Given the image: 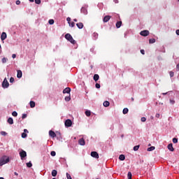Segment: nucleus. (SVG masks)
I'll return each mask as SVG.
<instances>
[{
	"mask_svg": "<svg viewBox=\"0 0 179 179\" xmlns=\"http://www.w3.org/2000/svg\"><path fill=\"white\" fill-rule=\"evenodd\" d=\"M65 38L66 40L71 43V44H76V41L73 39V37H72V35H71V34H66L65 35Z\"/></svg>",
	"mask_w": 179,
	"mask_h": 179,
	"instance_id": "1",
	"label": "nucleus"
},
{
	"mask_svg": "<svg viewBox=\"0 0 179 179\" xmlns=\"http://www.w3.org/2000/svg\"><path fill=\"white\" fill-rule=\"evenodd\" d=\"M6 163H9V157H8L6 156H3L0 159V167L1 166H3V164H6Z\"/></svg>",
	"mask_w": 179,
	"mask_h": 179,
	"instance_id": "2",
	"label": "nucleus"
},
{
	"mask_svg": "<svg viewBox=\"0 0 179 179\" xmlns=\"http://www.w3.org/2000/svg\"><path fill=\"white\" fill-rule=\"evenodd\" d=\"M2 87L4 89H6V88L9 87V83L8 82V80L6 78H4V80L2 83Z\"/></svg>",
	"mask_w": 179,
	"mask_h": 179,
	"instance_id": "3",
	"label": "nucleus"
},
{
	"mask_svg": "<svg viewBox=\"0 0 179 179\" xmlns=\"http://www.w3.org/2000/svg\"><path fill=\"white\" fill-rule=\"evenodd\" d=\"M65 127H67L69 128V127H72V120L68 119L65 121Z\"/></svg>",
	"mask_w": 179,
	"mask_h": 179,
	"instance_id": "4",
	"label": "nucleus"
},
{
	"mask_svg": "<svg viewBox=\"0 0 179 179\" xmlns=\"http://www.w3.org/2000/svg\"><path fill=\"white\" fill-rule=\"evenodd\" d=\"M20 156L21 157V160H23V159H24V157L27 156V153L26 152V151L22 150V152H20Z\"/></svg>",
	"mask_w": 179,
	"mask_h": 179,
	"instance_id": "5",
	"label": "nucleus"
},
{
	"mask_svg": "<svg viewBox=\"0 0 179 179\" xmlns=\"http://www.w3.org/2000/svg\"><path fill=\"white\" fill-rule=\"evenodd\" d=\"M141 36H143V37H146L147 36H149V31L148 30H144L141 31L140 32Z\"/></svg>",
	"mask_w": 179,
	"mask_h": 179,
	"instance_id": "6",
	"label": "nucleus"
},
{
	"mask_svg": "<svg viewBox=\"0 0 179 179\" xmlns=\"http://www.w3.org/2000/svg\"><path fill=\"white\" fill-rule=\"evenodd\" d=\"M110 19H111V15H106L103 19V23H107V22H108Z\"/></svg>",
	"mask_w": 179,
	"mask_h": 179,
	"instance_id": "7",
	"label": "nucleus"
},
{
	"mask_svg": "<svg viewBox=\"0 0 179 179\" xmlns=\"http://www.w3.org/2000/svg\"><path fill=\"white\" fill-rule=\"evenodd\" d=\"M92 157H94L95 159H99V153L96 151H93L91 152Z\"/></svg>",
	"mask_w": 179,
	"mask_h": 179,
	"instance_id": "8",
	"label": "nucleus"
},
{
	"mask_svg": "<svg viewBox=\"0 0 179 179\" xmlns=\"http://www.w3.org/2000/svg\"><path fill=\"white\" fill-rule=\"evenodd\" d=\"M78 143L81 145V146H85V145H86V142L85 141V139L83 138H80L79 141H78Z\"/></svg>",
	"mask_w": 179,
	"mask_h": 179,
	"instance_id": "9",
	"label": "nucleus"
},
{
	"mask_svg": "<svg viewBox=\"0 0 179 179\" xmlns=\"http://www.w3.org/2000/svg\"><path fill=\"white\" fill-rule=\"evenodd\" d=\"M49 136H51V138H55L57 136V134H55V132H54V131L50 130L49 131Z\"/></svg>",
	"mask_w": 179,
	"mask_h": 179,
	"instance_id": "10",
	"label": "nucleus"
},
{
	"mask_svg": "<svg viewBox=\"0 0 179 179\" xmlns=\"http://www.w3.org/2000/svg\"><path fill=\"white\" fill-rule=\"evenodd\" d=\"M6 34L5 32H3L1 36V41H3V40H6Z\"/></svg>",
	"mask_w": 179,
	"mask_h": 179,
	"instance_id": "11",
	"label": "nucleus"
},
{
	"mask_svg": "<svg viewBox=\"0 0 179 179\" xmlns=\"http://www.w3.org/2000/svg\"><path fill=\"white\" fill-rule=\"evenodd\" d=\"M17 78H18V79H20V78H22V73L20 70H17Z\"/></svg>",
	"mask_w": 179,
	"mask_h": 179,
	"instance_id": "12",
	"label": "nucleus"
},
{
	"mask_svg": "<svg viewBox=\"0 0 179 179\" xmlns=\"http://www.w3.org/2000/svg\"><path fill=\"white\" fill-rule=\"evenodd\" d=\"M168 149L171 152H174V148H173V144L172 143H170V144L168 145Z\"/></svg>",
	"mask_w": 179,
	"mask_h": 179,
	"instance_id": "13",
	"label": "nucleus"
},
{
	"mask_svg": "<svg viewBox=\"0 0 179 179\" xmlns=\"http://www.w3.org/2000/svg\"><path fill=\"white\" fill-rule=\"evenodd\" d=\"M63 93H64V94H65V93H68V94L71 93V88H69V87L65 88L63 90Z\"/></svg>",
	"mask_w": 179,
	"mask_h": 179,
	"instance_id": "14",
	"label": "nucleus"
},
{
	"mask_svg": "<svg viewBox=\"0 0 179 179\" xmlns=\"http://www.w3.org/2000/svg\"><path fill=\"white\" fill-rule=\"evenodd\" d=\"M29 106H30L31 108H34L36 107V102L31 101L29 102Z\"/></svg>",
	"mask_w": 179,
	"mask_h": 179,
	"instance_id": "15",
	"label": "nucleus"
},
{
	"mask_svg": "<svg viewBox=\"0 0 179 179\" xmlns=\"http://www.w3.org/2000/svg\"><path fill=\"white\" fill-rule=\"evenodd\" d=\"M57 174H58V171H57V170L54 169L52 171V177H57Z\"/></svg>",
	"mask_w": 179,
	"mask_h": 179,
	"instance_id": "16",
	"label": "nucleus"
},
{
	"mask_svg": "<svg viewBox=\"0 0 179 179\" xmlns=\"http://www.w3.org/2000/svg\"><path fill=\"white\" fill-rule=\"evenodd\" d=\"M121 24H122V22L118 21L116 22V27L117 29H120L121 27Z\"/></svg>",
	"mask_w": 179,
	"mask_h": 179,
	"instance_id": "17",
	"label": "nucleus"
},
{
	"mask_svg": "<svg viewBox=\"0 0 179 179\" xmlns=\"http://www.w3.org/2000/svg\"><path fill=\"white\" fill-rule=\"evenodd\" d=\"M7 122H8V124H10V125H13V119L12 117H9L7 120Z\"/></svg>",
	"mask_w": 179,
	"mask_h": 179,
	"instance_id": "18",
	"label": "nucleus"
},
{
	"mask_svg": "<svg viewBox=\"0 0 179 179\" xmlns=\"http://www.w3.org/2000/svg\"><path fill=\"white\" fill-rule=\"evenodd\" d=\"M76 26H77V27H78V29H82L84 25H83V23L78 22V23L76 24Z\"/></svg>",
	"mask_w": 179,
	"mask_h": 179,
	"instance_id": "19",
	"label": "nucleus"
},
{
	"mask_svg": "<svg viewBox=\"0 0 179 179\" xmlns=\"http://www.w3.org/2000/svg\"><path fill=\"white\" fill-rule=\"evenodd\" d=\"M99 78H100V76H99V74H94V80L95 82H97V80H99Z\"/></svg>",
	"mask_w": 179,
	"mask_h": 179,
	"instance_id": "20",
	"label": "nucleus"
},
{
	"mask_svg": "<svg viewBox=\"0 0 179 179\" xmlns=\"http://www.w3.org/2000/svg\"><path fill=\"white\" fill-rule=\"evenodd\" d=\"M103 104V107H108L110 106V102L108 101H105Z\"/></svg>",
	"mask_w": 179,
	"mask_h": 179,
	"instance_id": "21",
	"label": "nucleus"
},
{
	"mask_svg": "<svg viewBox=\"0 0 179 179\" xmlns=\"http://www.w3.org/2000/svg\"><path fill=\"white\" fill-rule=\"evenodd\" d=\"M81 12H82V13H84V15L87 14V10H86V8H81Z\"/></svg>",
	"mask_w": 179,
	"mask_h": 179,
	"instance_id": "22",
	"label": "nucleus"
},
{
	"mask_svg": "<svg viewBox=\"0 0 179 179\" xmlns=\"http://www.w3.org/2000/svg\"><path fill=\"white\" fill-rule=\"evenodd\" d=\"M150 44H154V43H156V39L155 38H150L149 40Z\"/></svg>",
	"mask_w": 179,
	"mask_h": 179,
	"instance_id": "23",
	"label": "nucleus"
},
{
	"mask_svg": "<svg viewBox=\"0 0 179 179\" xmlns=\"http://www.w3.org/2000/svg\"><path fill=\"white\" fill-rule=\"evenodd\" d=\"M85 115L87 117H90V115H92V112H90V110L85 111Z\"/></svg>",
	"mask_w": 179,
	"mask_h": 179,
	"instance_id": "24",
	"label": "nucleus"
},
{
	"mask_svg": "<svg viewBox=\"0 0 179 179\" xmlns=\"http://www.w3.org/2000/svg\"><path fill=\"white\" fill-rule=\"evenodd\" d=\"M119 159L122 161H124L125 160V155H120V157H119Z\"/></svg>",
	"mask_w": 179,
	"mask_h": 179,
	"instance_id": "25",
	"label": "nucleus"
},
{
	"mask_svg": "<svg viewBox=\"0 0 179 179\" xmlns=\"http://www.w3.org/2000/svg\"><path fill=\"white\" fill-rule=\"evenodd\" d=\"M127 178H128V179H132V173L128 172Z\"/></svg>",
	"mask_w": 179,
	"mask_h": 179,
	"instance_id": "26",
	"label": "nucleus"
},
{
	"mask_svg": "<svg viewBox=\"0 0 179 179\" xmlns=\"http://www.w3.org/2000/svg\"><path fill=\"white\" fill-rule=\"evenodd\" d=\"M0 134L2 136H6L8 135V133H6V131H1L0 132Z\"/></svg>",
	"mask_w": 179,
	"mask_h": 179,
	"instance_id": "27",
	"label": "nucleus"
},
{
	"mask_svg": "<svg viewBox=\"0 0 179 179\" xmlns=\"http://www.w3.org/2000/svg\"><path fill=\"white\" fill-rule=\"evenodd\" d=\"M128 111H129L128 108H124L123 109V114H128Z\"/></svg>",
	"mask_w": 179,
	"mask_h": 179,
	"instance_id": "28",
	"label": "nucleus"
},
{
	"mask_svg": "<svg viewBox=\"0 0 179 179\" xmlns=\"http://www.w3.org/2000/svg\"><path fill=\"white\" fill-rule=\"evenodd\" d=\"M155 147L154 146H152V147H150L148 148V152H152V150H155Z\"/></svg>",
	"mask_w": 179,
	"mask_h": 179,
	"instance_id": "29",
	"label": "nucleus"
},
{
	"mask_svg": "<svg viewBox=\"0 0 179 179\" xmlns=\"http://www.w3.org/2000/svg\"><path fill=\"white\" fill-rule=\"evenodd\" d=\"M66 101H71V95H69V96H66L65 99Z\"/></svg>",
	"mask_w": 179,
	"mask_h": 179,
	"instance_id": "30",
	"label": "nucleus"
},
{
	"mask_svg": "<svg viewBox=\"0 0 179 179\" xmlns=\"http://www.w3.org/2000/svg\"><path fill=\"white\" fill-rule=\"evenodd\" d=\"M134 152H136V150H139V145H136L134 147Z\"/></svg>",
	"mask_w": 179,
	"mask_h": 179,
	"instance_id": "31",
	"label": "nucleus"
},
{
	"mask_svg": "<svg viewBox=\"0 0 179 179\" xmlns=\"http://www.w3.org/2000/svg\"><path fill=\"white\" fill-rule=\"evenodd\" d=\"M32 166H33V164H31V162H29L27 163V167L30 168V167H31Z\"/></svg>",
	"mask_w": 179,
	"mask_h": 179,
	"instance_id": "32",
	"label": "nucleus"
},
{
	"mask_svg": "<svg viewBox=\"0 0 179 179\" xmlns=\"http://www.w3.org/2000/svg\"><path fill=\"white\" fill-rule=\"evenodd\" d=\"M12 115H13V117H17V112L13 111V112L12 113Z\"/></svg>",
	"mask_w": 179,
	"mask_h": 179,
	"instance_id": "33",
	"label": "nucleus"
},
{
	"mask_svg": "<svg viewBox=\"0 0 179 179\" xmlns=\"http://www.w3.org/2000/svg\"><path fill=\"white\" fill-rule=\"evenodd\" d=\"M66 176L67 179H72V177L71 176V175L69 173H66Z\"/></svg>",
	"mask_w": 179,
	"mask_h": 179,
	"instance_id": "34",
	"label": "nucleus"
},
{
	"mask_svg": "<svg viewBox=\"0 0 179 179\" xmlns=\"http://www.w3.org/2000/svg\"><path fill=\"white\" fill-rule=\"evenodd\" d=\"M6 61H8V59L3 57L2 59H1V62L3 64H6Z\"/></svg>",
	"mask_w": 179,
	"mask_h": 179,
	"instance_id": "35",
	"label": "nucleus"
},
{
	"mask_svg": "<svg viewBox=\"0 0 179 179\" xmlns=\"http://www.w3.org/2000/svg\"><path fill=\"white\" fill-rule=\"evenodd\" d=\"M35 3L40 5V3H41V0H35Z\"/></svg>",
	"mask_w": 179,
	"mask_h": 179,
	"instance_id": "36",
	"label": "nucleus"
},
{
	"mask_svg": "<svg viewBox=\"0 0 179 179\" xmlns=\"http://www.w3.org/2000/svg\"><path fill=\"white\" fill-rule=\"evenodd\" d=\"M22 138H27V134H26V133H22Z\"/></svg>",
	"mask_w": 179,
	"mask_h": 179,
	"instance_id": "37",
	"label": "nucleus"
},
{
	"mask_svg": "<svg viewBox=\"0 0 179 179\" xmlns=\"http://www.w3.org/2000/svg\"><path fill=\"white\" fill-rule=\"evenodd\" d=\"M173 143H177L178 142V139L176 138H173Z\"/></svg>",
	"mask_w": 179,
	"mask_h": 179,
	"instance_id": "38",
	"label": "nucleus"
},
{
	"mask_svg": "<svg viewBox=\"0 0 179 179\" xmlns=\"http://www.w3.org/2000/svg\"><path fill=\"white\" fill-rule=\"evenodd\" d=\"M69 26L71 27H75V23L73 22H70Z\"/></svg>",
	"mask_w": 179,
	"mask_h": 179,
	"instance_id": "39",
	"label": "nucleus"
},
{
	"mask_svg": "<svg viewBox=\"0 0 179 179\" xmlns=\"http://www.w3.org/2000/svg\"><path fill=\"white\" fill-rule=\"evenodd\" d=\"M13 82H15V78H13V77H11L10 78V83H13Z\"/></svg>",
	"mask_w": 179,
	"mask_h": 179,
	"instance_id": "40",
	"label": "nucleus"
},
{
	"mask_svg": "<svg viewBox=\"0 0 179 179\" xmlns=\"http://www.w3.org/2000/svg\"><path fill=\"white\" fill-rule=\"evenodd\" d=\"M169 75H170L171 78H173V76H174V72L170 71Z\"/></svg>",
	"mask_w": 179,
	"mask_h": 179,
	"instance_id": "41",
	"label": "nucleus"
},
{
	"mask_svg": "<svg viewBox=\"0 0 179 179\" xmlns=\"http://www.w3.org/2000/svg\"><path fill=\"white\" fill-rule=\"evenodd\" d=\"M141 122H146V117H141Z\"/></svg>",
	"mask_w": 179,
	"mask_h": 179,
	"instance_id": "42",
	"label": "nucleus"
},
{
	"mask_svg": "<svg viewBox=\"0 0 179 179\" xmlns=\"http://www.w3.org/2000/svg\"><path fill=\"white\" fill-rule=\"evenodd\" d=\"M50 155H51V156H55V155H57V153L55 152V151H52L51 152H50Z\"/></svg>",
	"mask_w": 179,
	"mask_h": 179,
	"instance_id": "43",
	"label": "nucleus"
},
{
	"mask_svg": "<svg viewBox=\"0 0 179 179\" xmlns=\"http://www.w3.org/2000/svg\"><path fill=\"white\" fill-rule=\"evenodd\" d=\"M66 20H67L69 24H71V17H68L66 18Z\"/></svg>",
	"mask_w": 179,
	"mask_h": 179,
	"instance_id": "44",
	"label": "nucleus"
},
{
	"mask_svg": "<svg viewBox=\"0 0 179 179\" xmlns=\"http://www.w3.org/2000/svg\"><path fill=\"white\" fill-rule=\"evenodd\" d=\"M48 23L49 24H52L54 23V20H49Z\"/></svg>",
	"mask_w": 179,
	"mask_h": 179,
	"instance_id": "45",
	"label": "nucleus"
},
{
	"mask_svg": "<svg viewBox=\"0 0 179 179\" xmlns=\"http://www.w3.org/2000/svg\"><path fill=\"white\" fill-rule=\"evenodd\" d=\"M95 87H96V89H100V84L96 83V84L95 85Z\"/></svg>",
	"mask_w": 179,
	"mask_h": 179,
	"instance_id": "46",
	"label": "nucleus"
},
{
	"mask_svg": "<svg viewBox=\"0 0 179 179\" xmlns=\"http://www.w3.org/2000/svg\"><path fill=\"white\" fill-rule=\"evenodd\" d=\"M27 117V114H23L22 118V120H24V118H26Z\"/></svg>",
	"mask_w": 179,
	"mask_h": 179,
	"instance_id": "47",
	"label": "nucleus"
},
{
	"mask_svg": "<svg viewBox=\"0 0 179 179\" xmlns=\"http://www.w3.org/2000/svg\"><path fill=\"white\" fill-rule=\"evenodd\" d=\"M15 3H16V5H20V0H17Z\"/></svg>",
	"mask_w": 179,
	"mask_h": 179,
	"instance_id": "48",
	"label": "nucleus"
},
{
	"mask_svg": "<svg viewBox=\"0 0 179 179\" xmlns=\"http://www.w3.org/2000/svg\"><path fill=\"white\" fill-rule=\"evenodd\" d=\"M155 117H156V118H160V114L157 113V114L155 115Z\"/></svg>",
	"mask_w": 179,
	"mask_h": 179,
	"instance_id": "49",
	"label": "nucleus"
},
{
	"mask_svg": "<svg viewBox=\"0 0 179 179\" xmlns=\"http://www.w3.org/2000/svg\"><path fill=\"white\" fill-rule=\"evenodd\" d=\"M141 53L143 55H145V50H141Z\"/></svg>",
	"mask_w": 179,
	"mask_h": 179,
	"instance_id": "50",
	"label": "nucleus"
},
{
	"mask_svg": "<svg viewBox=\"0 0 179 179\" xmlns=\"http://www.w3.org/2000/svg\"><path fill=\"white\" fill-rule=\"evenodd\" d=\"M170 103H171V104H174V103H176V101L170 99Z\"/></svg>",
	"mask_w": 179,
	"mask_h": 179,
	"instance_id": "51",
	"label": "nucleus"
},
{
	"mask_svg": "<svg viewBox=\"0 0 179 179\" xmlns=\"http://www.w3.org/2000/svg\"><path fill=\"white\" fill-rule=\"evenodd\" d=\"M12 58H13V59L16 58V55L13 54V55H12Z\"/></svg>",
	"mask_w": 179,
	"mask_h": 179,
	"instance_id": "52",
	"label": "nucleus"
},
{
	"mask_svg": "<svg viewBox=\"0 0 179 179\" xmlns=\"http://www.w3.org/2000/svg\"><path fill=\"white\" fill-rule=\"evenodd\" d=\"M27 132H29V131L27 130V129H24V134H26V133H27Z\"/></svg>",
	"mask_w": 179,
	"mask_h": 179,
	"instance_id": "53",
	"label": "nucleus"
},
{
	"mask_svg": "<svg viewBox=\"0 0 179 179\" xmlns=\"http://www.w3.org/2000/svg\"><path fill=\"white\" fill-rule=\"evenodd\" d=\"M176 33L178 36H179V29L176 30Z\"/></svg>",
	"mask_w": 179,
	"mask_h": 179,
	"instance_id": "54",
	"label": "nucleus"
},
{
	"mask_svg": "<svg viewBox=\"0 0 179 179\" xmlns=\"http://www.w3.org/2000/svg\"><path fill=\"white\" fill-rule=\"evenodd\" d=\"M176 69H177V71H179V64H177Z\"/></svg>",
	"mask_w": 179,
	"mask_h": 179,
	"instance_id": "55",
	"label": "nucleus"
},
{
	"mask_svg": "<svg viewBox=\"0 0 179 179\" xmlns=\"http://www.w3.org/2000/svg\"><path fill=\"white\" fill-rule=\"evenodd\" d=\"M15 176H19V173H17V172L14 173Z\"/></svg>",
	"mask_w": 179,
	"mask_h": 179,
	"instance_id": "56",
	"label": "nucleus"
},
{
	"mask_svg": "<svg viewBox=\"0 0 179 179\" xmlns=\"http://www.w3.org/2000/svg\"><path fill=\"white\" fill-rule=\"evenodd\" d=\"M73 22H78V19L75 18V19L73 20Z\"/></svg>",
	"mask_w": 179,
	"mask_h": 179,
	"instance_id": "57",
	"label": "nucleus"
},
{
	"mask_svg": "<svg viewBox=\"0 0 179 179\" xmlns=\"http://www.w3.org/2000/svg\"><path fill=\"white\" fill-rule=\"evenodd\" d=\"M29 2H34V0H29Z\"/></svg>",
	"mask_w": 179,
	"mask_h": 179,
	"instance_id": "58",
	"label": "nucleus"
},
{
	"mask_svg": "<svg viewBox=\"0 0 179 179\" xmlns=\"http://www.w3.org/2000/svg\"><path fill=\"white\" fill-rule=\"evenodd\" d=\"M27 41L29 43L30 41V39H27Z\"/></svg>",
	"mask_w": 179,
	"mask_h": 179,
	"instance_id": "59",
	"label": "nucleus"
},
{
	"mask_svg": "<svg viewBox=\"0 0 179 179\" xmlns=\"http://www.w3.org/2000/svg\"><path fill=\"white\" fill-rule=\"evenodd\" d=\"M0 179H5V178H2V177H0Z\"/></svg>",
	"mask_w": 179,
	"mask_h": 179,
	"instance_id": "60",
	"label": "nucleus"
},
{
	"mask_svg": "<svg viewBox=\"0 0 179 179\" xmlns=\"http://www.w3.org/2000/svg\"><path fill=\"white\" fill-rule=\"evenodd\" d=\"M163 94H167V93H163Z\"/></svg>",
	"mask_w": 179,
	"mask_h": 179,
	"instance_id": "61",
	"label": "nucleus"
},
{
	"mask_svg": "<svg viewBox=\"0 0 179 179\" xmlns=\"http://www.w3.org/2000/svg\"><path fill=\"white\" fill-rule=\"evenodd\" d=\"M131 100L134 101V98H132Z\"/></svg>",
	"mask_w": 179,
	"mask_h": 179,
	"instance_id": "62",
	"label": "nucleus"
},
{
	"mask_svg": "<svg viewBox=\"0 0 179 179\" xmlns=\"http://www.w3.org/2000/svg\"><path fill=\"white\" fill-rule=\"evenodd\" d=\"M0 48H1V45H0Z\"/></svg>",
	"mask_w": 179,
	"mask_h": 179,
	"instance_id": "63",
	"label": "nucleus"
}]
</instances>
